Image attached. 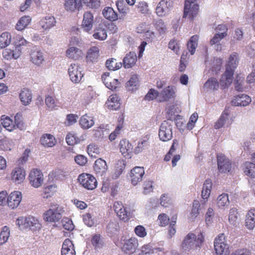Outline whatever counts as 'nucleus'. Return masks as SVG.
Instances as JSON below:
<instances>
[{
    "mask_svg": "<svg viewBox=\"0 0 255 255\" xmlns=\"http://www.w3.org/2000/svg\"><path fill=\"white\" fill-rule=\"evenodd\" d=\"M204 237L202 233L196 235L190 232L184 237L181 245V248L185 252H189L200 248L204 242Z\"/></svg>",
    "mask_w": 255,
    "mask_h": 255,
    "instance_id": "obj_1",
    "label": "nucleus"
},
{
    "mask_svg": "<svg viewBox=\"0 0 255 255\" xmlns=\"http://www.w3.org/2000/svg\"><path fill=\"white\" fill-rule=\"evenodd\" d=\"M238 64V54L237 53H233L229 57L226 66V71L223 74L220 79L221 85L223 88L228 87L232 83L234 70L237 67Z\"/></svg>",
    "mask_w": 255,
    "mask_h": 255,
    "instance_id": "obj_2",
    "label": "nucleus"
},
{
    "mask_svg": "<svg viewBox=\"0 0 255 255\" xmlns=\"http://www.w3.org/2000/svg\"><path fill=\"white\" fill-rule=\"evenodd\" d=\"M1 123L2 126L9 131H12L16 128L23 130L24 128L23 123L21 120V116L17 114L14 117V123L11 119L5 115L1 117Z\"/></svg>",
    "mask_w": 255,
    "mask_h": 255,
    "instance_id": "obj_3",
    "label": "nucleus"
},
{
    "mask_svg": "<svg viewBox=\"0 0 255 255\" xmlns=\"http://www.w3.org/2000/svg\"><path fill=\"white\" fill-rule=\"evenodd\" d=\"M64 212V208L58 205H53L44 214V219L49 222H58L62 217Z\"/></svg>",
    "mask_w": 255,
    "mask_h": 255,
    "instance_id": "obj_4",
    "label": "nucleus"
},
{
    "mask_svg": "<svg viewBox=\"0 0 255 255\" xmlns=\"http://www.w3.org/2000/svg\"><path fill=\"white\" fill-rule=\"evenodd\" d=\"M68 73L70 80L73 83H79L84 76L83 69L78 63H71L68 67Z\"/></svg>",
    "mask_w": 255,
    "mask_h": 255,
    "instance_id": "obj_5",
    "label": "nucleus"
},
{
    "mask_svg": "<svg viewBox=\"0 0 255 255\" xmlns=\"http://www.w3.org/2000/svg\"><path fill=\"white\" fill-rule=\"evenodd\" d=\"M121 249L125 253L130 255L134 253L138 248V240L134 237L128 239H121Z\"/></svg>",
    "mask_w": 255,
    "mask_h": 255,
    "instance_id": "obj_6",
    "label": "nucleus"
},
{
    "mask_svg": "<svg viewBox=\"0 0 255 255\" xmlns=\"http://www.w3.org/2000/svg\"><path fill=\"white\" fill-rule=\"evenodd\" d=\"M197 0H186L185 1L183 17H188L193 19L198 13L199 5L196 3Z\"/></svg>",
    "mask_w": 255,
    "mask_h": 255,
    "instance_id": "obj_7",
    "label": "nucleus"
},
{
    "mask_svg": "<svg viewBox=\"0 0 255 255\" xmlns=\"http://www.w3.org/2000/svg\"><path fill=\"white\" fill-rule=\"evenodd\" d=\"M159 139L163 141L170 140L172 137V126L171 122L164 121L160 126L158 131Z\"/></svg>",
    "mask_w": 255,
    "mask_h": 255,
    "instance_id": "obj_8",
    "label": "nucleus"
},
{
    "mask_svg": "<svg viewBox=\"0 0 255 255\" xmlns=\"http://www.w3.org/2000/svg\"><path fill=\"white\" fill-rule=\"evenodd\" d=\"M173 7V1L171 0H161L155 8V13L159 17H164L168 15Z\"/></svg>",
    "mask_w": 255,
    "mask_h": 255,
    "instance_id": "obj_9",
    "label": "nucleus"
},
{
    "mask_svg": "<svg viewBox=\"0 0 255 255\" xmlns=\"http://www.w3.org/2000/svg\"><path fill=\"white\" fill-rule=\"evenodd\" d=\"M78 180L81 185L88 190H93L97 186L96 178L92 175L87 173H82L78 177Z\"/></svg>",
    "mask_w": 255,
    "mask_h": 255,
    "instance_id": "obj_10",
    "label": "nucleus"
},
{
    "mask_svg": "<svg viewBox=\"0 0 255 255\" xmlns=\"http://www.w3.org/2000/svg\"><path fill=\"white\" fill-rule=\"evenodd\" d=\"M17 224L19 227L29 228L31 230H35L40 228L38 220L32 216L20 217L17 220Z\"/></svg>",
    "mask_w": 255,
    "mask_h": 255,
    "instance_id": "obj_11",
    "label": "nucleus"
},
{
    "mask_svg": "<svg viewBox=\"0 0 255 255\" xmlns=\"http://www.w3.org/2000/svg\"><path fill=\"white\" fill-rule=\"evenodd\" d=\"M29 180L31 186L38 188L43 183V175L40 170L33 169L29 174Z\"/></svg>",
    "mask_w": 255,
    "mask_h": 255,
    "instance_id": "obj_12",
    "label": "nucleus"
},
{
    "mask_svg": "<svg viewBox=\"0 0 255 255\" xmlns=\"http://www.w3.org/2000/svg\"><path fill=\"white\" fill-rule=\"evenodd\" d=\"M94 23V15L92 12L87 11L83 14L81 28L84 31L90 33Z\"/></svg>",
    "mask_w": 255,
    "mask_h": 255,
    "instance_id": "obj_13",
    "label": "nucleus"
},
{
    "mask_svg": "<svg viewBox=\"0 0 255 255\" xmlns=\"http://www.w3.org/2000/svg\"><path fill=\"white\" fill-rule=\"evenodd\" d=\"M114 209L117 216L121 220L125 222L128 221L129 213L127 211V208L123 205L122 202H115L114 204Z\"/></svg>",
    "mask_w": 255,
    "mask_h": 255,
    "instance_id": "obj_14",
    "label": "nucleus"
},
{
    "mask_svg": "<svg viewBox=\"0 0 255 255\" xmlns=\"http://www.w3.org/2000/svg\"><path fill=\"white\" fill-rule=\"evenodd\" d=\"M218 168L221 173L230 172L232 168V164L230 160L223 154H219L217 155Z\"/></svg>",
    "mask_w": 255,
    "mask_h": 255,
    "instance_id": "obj_15",
    "label": "nucleus"
},
{
    "mask_svg": "<svg viewBox=\"0 0 255 255\" xmlns=\"http://www.w3.org/2000/svg\"><path fill=\"white\" fill-rule=\"evenodd\" d=\"M225 236L223 234L218 236L214 241V248L218 255H221L224 252L228 251V245L225 242Z\"/></svg>",
    "mask_w": 255,
    "mask_h": 255,
    "instance_id": "obj_16",
    "label": "nucleus"
},
{
    "mask_svg": "<svg viewBox=\"0 0 255 255\" xmlns=\"http://www.w3.org/2000/svg\"><path fill=\"white\" fill-rule=\"evenodd\" d=\"M21 199L22 195L21 192L15 191L11 192L7 197L6 203L9 208L14 209L18 207Z\"/></svg>",
    "mask_w": 255,
    "mask_h": 255,
    "instance_id": "obj_17",
    "label": "nucleus"
},
{
    "mask_svg": "<svg viewBox=\"0 0 255 255\" xmlns=\"http://www.w3.org/2000/svg\"><path fill=\"white\" fill-rule=\"evenodd\" d=\"M144 174V170L143 167L136 166L134 167L130 171V177L131 183L133 185H136L138 182H140Z\"/></svg>",
    "mask_w": 255,
    "mask_h": 255,
    "instance_id": "obj_18",
    "label": "nucleus"
},
{
    "mask_svg": "<svg viewBox=\"0 0 255 255\" xmlns=\"http://www.w3.org/2000/svg\"><path fill=\"white\" fill-rule=\"evenodd\" d=\"M102 80L105 85L112 90L116 89L119 84L118 79L110 77V73L108 72L102 75Z\"/></svg>",
    "mask_w": 255,
    "mask_h": 255,
    "instance_id": "obj_19",
    "label": "nucleus"
},
{
    "mask_svg": "<svg viewBox=\"0 0 255 255\" xmlns=\"http://www.w3.org/2000/svg\"><path fill=\"white\" fill-rule=\"evenodd\" d=\"M30 59L33 64L39 66L44 60L43 53L37 47L33 48L30 52Z\"/></svg>",
    "mask_w": 255,
    "mask_h": 255,
    "instance_id": "obj_20",
    "label": "nucleus"
},
{
    "mask_svg": "<svg viewBox=\"0 0 255 255\" xmlns=\"http://www.w3.org/2000/svg\"><path fill=\"white\" fill-rule=\"evenodd\" d=\"M25 177V170L20 167L14 168L11 172V179L16 184L22 183L24 181Z\"/></svg>",
    "mask_w": 255,
    "mask_h": 255,
    "instance_id": "obj_21",
    "label": "nucleus"
},
{
    "mask_svg": "<svg viewBox=\"0 0 255 255\" xmlns=\"http://www.w3.org/2000/svg\"><path fill=\"white\" fill-rule=\"evenodd\" d=\"M95 39L103 41L107 37V27L105 24H99L94 29L93 34Z\"/></svg>",
    "mask_w": 255,
    "mask_h": 255,
    "instance_id": "obj_22",
    "label": "nucleus"
},
{
    "mask_svg": "<svg viewBox=\"0 0 255 255\" xmlns=\"http://www.w3.org/2000/svg\"><path fill=\"white\" fill-rule=\"evenodd\" d=\"M251 102L250 97L246 94H239L235 96L232 101L233 105L235 106H248Z\"/></svg>",
    "mask_w": 255,
    "mask_h": 255,
    "instance_id": "obj_23",
    "label": "nucleus"
},
{
    "mask_svg": "<svg viewBox=\"0 0 255 255\" xmlns=\"http://www.w3.org/2000/svg\"><path fill=\"white\" fill-rule=\"evenodd\" d=\"M230 113V112L229 108H226L221 115L219 119L214 125V127L216 129L220 128H221L223 127L226 124L228 125H230L231 124L232 122L230 121L229 120Z\"/></svg>",
    "mask_w": 255,
    "mask_h": 255,
    "instance_id": "obj_24",
    "label": "nucleus"
},
{
    "mask_svg": "<svg viewBox=\"0 0 255 255\" xmlns=\"http://www.w3.org/2000/svg\"><path fill=\"white\" fill-rule=\"evenodd\" d=\"M175 94L173 86H168L163 89L159 93L158 95V101L160 102H163L173 98Z\"/></svg>",
    "mask_w": 255,
    "mask_h": 255,
    "instance_id": "obj_25",
    "label": "nucleus"
},
{
    "mask_svg": "<svg viewBox=\"0 0 255 255\" xmlns=\"http://www.w3.org/2000/svg\"><path fill=\"white\" fill-rule=\"evenodd\" d=\"M39 23L42 29L47 30L55 26L56 21L54 16L47 15L42 18Z\"/></svg>",
    "mask_w": 255,
    "mask_h": 255,
    "instance_id": "obj_26",
    "label": "nucleus"
},
{
    "mask_svg": "<svg viewBox=\"0 0 255 255\" xmlns=\"http://www.w3.org/2000/svg\"><path fill=\"white\" fill-rule=\"evenodd\" d=\"M61 255H76L74 245L69 239H66L63 243Z\"/></svg>",
    "mask_w": 255,
    "mask_h": 255,
    "instance_id": "obj_27",
    "label": "nucleus"
},
{
    "mask_svg": "<svg viewBox=\"0 0 255 255\" xmlns=\"http://www.w3.org/2000/svg\"><path fill=\"white\" fill-rule=\"evenodd\" d=\"M137 60L136 54L134 52H130L123 59V66L127 69L132 67Z\"/></svg>",
    "mask_w": 255,
    "mask_h": 255,
    "instance_id": "obj_28",
    "label": "nucleus"
},
{
    "mask_svg": "<svg viewBox=\"0 0 255 255\" xmlns=\"http://www.w3.org/2000/svg\"><path fill=\"white\" fill-rule=\"evenodd\" d=\"M94 170L100 176H102L108 169V166L106 162L101 159H97L95 162Z\"/></svg>",
    "mask_w": 255,
    "mask_h": 255,
    "instance_id": "obj_29",
    "label": "nucleus"
},
{
    "mask_svg": "<svg viewBox=\"0 0 255 255\" xmlns=\"http://www.w3.org/2000/svg\"><path fill=\"white\" fill-rule=\"evenodd\" d=\"M82 55V51L76 47H69L66 51V56L68 58L77 60L81 57Z\"/></svg>",
    "mask_w": 255,
    "mask_h": 255,
    "instance_id": "obj_30",
    "label": "nucleus"
},
{
    "mask_svg": "<svg viewBox=\"0 0 255 255\" xmlns=\"http://www.w3.org/2000/svg\"><path fill=\"white\" fill-rule=\"evenodd\" d=\"M133 146L131 144L127 139H122L120 142V149L122 154L125 156H128L132 152Z\"/></svg>",
    "mask_w": 255,
    "mask_h": 255,
    "instance_id": "obj_31",
    "label": "nucleus"
},
{
    "mask_svg": "<svg viewBox=\"0 0 255 255\" xmlns=\"http://www.w3.org/2000/svg\"><path fill=\"white\" fill-rule=\"evenodd\" d=\"M206 66L209 68L213 72L217 73L221 69L222 64V59L219 58H214L211 62L207 59L205 61Z\"/></svg>",
    "mask_w": 255,
    "mask_h": 255,
    "instance_id": "obj_32",
    "label": "nucleus"
},
{
    "mask_svg": "<svg viewBox=\"0 0 255 255\" xmlns=\"http://www.w3.org/2000/svg\"><path fill=\"white\" fill-rule=\"evenodd\" d=\"M21 55V51L19 49H15L11 50L6 48L2 52V55L4 59L10 60L11 59H16L19 57Z\"/></svg>",
    "mask_w": 255,
    "mask_h": 255,
    "instance_id": "obj_33",
    "label": "nucleus"
},
{
    "mask_svg": "<svg viewBox=\"0 0 255 255\" xmlns=\"http://www.w3.org/2000/svg\"><path fill=\"white\" fill-rule=\"evenodd\" d=\"M244 173L248 177L255 178V163L252 162H246L243 165Z\"/></svg>",
    "mask_w": 255,
    "mask_h": 255,
    "instance_id": "obj_34",
    "label": "nucleus"
},
{
    "mask_svg": "<svg viewBox=\"0 0 255 255\" xmlns=\"http://www.w3.org/2000/svg\"><path fill=\"white\" fill-rule=\"evenodd\" d=\"M120 99L117 95H112L106 102L108 109L112 110H117L120 107Z\"/></svg>",
    "mask_w": 255,
    "mask_h": 255,
    "instance_id": "obj_35",
    "label": "nucleus"
},
{
    "mask_svg": "<svg viewBox=\"0 0 255 255\" xmlns=\"http://www.w3.org/2000/svg\"><path fill=\"white\" fill-rule=\"evenodd\" d=\"M79 124L81 128L84 129L90 128L94 125L93 118L85 114L81 117Z\"/></svg>",
    "mask_w": 255,
    "mask_h": 255,
    "instance_id": "obj_36",
    "label": "nucleus"
},
{
    "mask_svg": "<svg viewBox=\"0 0 255 255\" xmlns=\"http://www.w3.org/2000/svg\"><path fill=\"white\" fill-rule=\"evenodd\" d=\"M64 6L67 11L73 12L76 9H79L81 3L80 0H65Z\"/></svg>",
    "mask_w": 255,
    "mask_h": 255,
    "instance_id": "obj_37",
    "label": "nucleus"
},
{
    "mask_svg": "<svg viewBox=\"0 0 255 255\" xmlns=\"http://www.w3.org/2000/svg\"><path fill=\"white\" fill-rule=\"evenodd\" d=\"M219 86V82L217 79L215 78L211 77L205 82L203 88L204 91H212L217 90Z\"/></svg>",
    "mask_w": 255,
    "mask_h": 255,
    "instance_id": "obj_38",
    "label": "nucleus"
},
{
    "mask_svg": "<svg viewBox=\"0 0 255 255\" xmlns=\"http://www.w3.org/2000/svg\"><path fill=\"white\" fill-rule=\"evenodd\" d=\"M212 188V181L207 179L204 182L202 190L201 196L204 200H207L211 194V191Z\"/></svg>",
    "mask_w": 255,
    "mask_h": 255,
    "instance_id": "obj_39",
    "label": "nucleus"
},
{
    "mask_svg": "<svg viewBox=\"0 0 255 255\" xmlns=\"http://www.w3.org/2000/svg\"><path fill=\"white\" fill-rule=\"evenodd\" d=\"M245 225L250 230L253 229L255 227V210H252L248 212L246 215Z\"/></svg>",
    "mask_w": 255,
    "mask_h": 255,
    "instance_id": "obj_40",
    "label": "nucleus"
},
{
    "mask_svg": "<svg viewBox=\"0 0 255 255\" xmlns=\"http://www.w3.org/2000/svg\"><path fill=\"white\" fill-rule=\"evenodd\" d=\"M31 18L29 16H22L17 21L15 28L18 31L24 29L31 22Z\"/></svg>",
    "mask_w": 255,
    "mask_h": 255,
    "instance_id": "obj_41",
    "label": "nucleus"
},
{
    "mask_svg": "<svg viewBox=\"0 0 255 255\" xmlns=\"http://www.w3.org/2000/svg\"><path fill=\"white\" fill-rule=\"evenodd\" d=\"M139 85L138 78L137 75H132L130 79L126 84V87L128 91H134L137 89Z\"/></svg>",
    "mask_w": 255,
    "mask_h": 255,
    "instance_id": "obj_42",
    "label": "nucleus"
},
{
    "mask_svg": "<svg viewBox=\"0 0 255 255\" xmlns=\"http://www.w3.org/2000/svg\"><path fill=\"white\" fill-rule=\"evenodd\" d=\"M85 135H82L80 138L78 137L74 133H68L66 137V140L67 144L69 145H73L84 140Z\"/></svg>",
    "mask_w": 255,
    "mask_h": 255,
    "instance_id": "obj_43",
    "label": "nucleus"
},
{
    "mask_svg": "<svg viewBox=\"0 0 255 255\" xmlns=\"http://www.w3.org/2000/svg\"><path fill=\"white\" fill-rule=\"evenodd\" d=\"M40 142L45 146L52 147L55 144L56 141L52 135L46 134L41 137Z\"/></svg>",
    "mask_w": 255,
    "mask_h": 255,
    "instance_id": "obj_44",
    "label": "nucleus"
},
{
    "mask_svg": "<svg viewBox=\"0 0 255 255\" xmlns=\"http://www.w3.org/2000/svg\"><path fill=\"white\" fill-rule=\"evenodd\" d=\"M19 97L22 104L24 105H27L31 101L32 95L29 90L23 89L19 94Z\"/></svg>",
    "mask_w": 255,
    "mask_h": 255,
    "instance_id": "obj_45",
    "label": "nucleus"
},
{
    "mask_svg": "<svg viewBox=\"0 0 255 255\" xmlns=\"http://www.w3.org/2000/svg\"><path fill=\"white\" fill-rule=\"evenodd\" d=\"M103 14L106 18L111 21H115L118 19L117 13L110 7L105 8L103 11Z\"/></svg>",
    "mask_w": 255,
    "mask_h": 255,
    "instance_id": "obj_46",
    "label": "nucleus"
},
{
    "mask_svg": "<svg viewBox=\"0 0 255 255\" xmlns=\"http://www.w3.org/2000/svg\"><path fill=\"white\" fill-rule=\"evenodd\" d=\"M230 202L228 195L226 193H223L219 195L217 199V205L220 208H223L228 206Z\"/></svg>",
    "mask_w": 255,
    "mask_h": 255,
    "instance_id": "obj_47",
    "label": "nucleus"
},
{
    "mask_svg": "<svg viewBox=\"0 0 255 255\" xmlns=\"http://www.w3.org/2000/svg\"><path fill=\"white\" fill-rule=\"evenodd\" d=\"M126 167V162L124 160H118L115 165L114 177L115 178L119 177L123 173Z\"/></svg>",
    "mask_w": 255,
    "mask_h": 255,
    "instance_id": "obj_48",
    "label": "nucleus"
},
{
    "mask_svg": "<svg viewBox=\"0 0 255 255\" xmlns=\"http://www.w3.org/2000/svg\"><path fill=\"white\" fill-rule=\"evenodd\" d=\"M11 36L8 32H3L0 35V48L8 46L11 41Z\"/></svg>",
    "mask_w": 255,
    "mask_h": 255,
    "instance_id": "obj_49",
    "label": "nucleus"
},
{
    "mask_svg": "<svg viewBox=\"0 0 255 255\" xmlns=\"http://www.w3.org/2000/svg\"><path fill=\"white\" fill-rule=\"evenodd\" d=\"M198 40V36L193 35L190 38L189 41L187 43V48L191 55H193L195 53L197 46Z\"/></svg>",
    "mask_w": 255,
    "mask_h": 255,
    "instance_id": "obj_50",
    "label": "nucleus"
},
{
    "mask_svg": "<svg viewBox=\"0 0 255 255\" xmlns=\"http://www.w3.org/2000/svg\"><path fill=\"white\" fill-rule=\"evenodd\" d=\"M99 56V49L96 46L92 47L87 53V58L88 60L93 62Z\"/></svg>",
    "mask_w": 255,
    "mask_h": 255,
    "instance_id": "obj_51",
    "label": "nucleus"
},
{
    "mask_svg": "<svg viewBox=\"0 0 255 255\" xmlns=\"http://www.w3.org/2000/svg\"><path fill=\"white\" fill-rule=\"evenodd\" d=\"M238 213L236 208H233L230 210L229 221L231 224L237 226L239 224Z\"/></svg>",
    "mask_w": 255,
    "mask_h": 255,
    "instance_id": "obj_52",
    "label": "nucleus"
},
{
    "mask_svg": "<svg viewBox=\"0 0 255 255\" xmlns=\"http://www.w3.org/2000/svg\"><path fill=\"white\" fill-rule=\"evenodd\" d=\"M106 65L109 70L114 71L120 69L122 66V63L117 62L115 59L112 58L106 61Z\"/></svg>",
    "mask_w": 255,
    "mask_h": 255,
    "instance_id": "obj_53",
    "label": "nucleus"
},
{
    "mask_svg": "<svg viewBox=\"0 0 255 255\" xmlns=\"http://www.w3.org/2000/svg\"><path fill=\"white\" fill-rule=\"evenodd\" d=\"M9 229L7 226L2 228L0 233V245L6 243L9 237Z\"/></svg>",
    "mask_w": 255,
    "mask_h": 255,
    "instance_id": "obj_54",
    "label": "nucleus"
},
{
    "mask_svg": "<svg viewBox=\"0 0 255 255\" xmlns=\"http://www.w3.org/2000/svg\"><path fill=\"white\" fill-rule=\"evenodd\" d=\"M56 191L55 185H50L45 187L43 189L44 198H48L51 197Z\"/></svg>",
    "mask_w": 255,
    "mask_h": 255,
    "instance_id": "obj_55",
    "label": "nucleus"
},
{
    "mask_svg": "<svg viewBox=\"0 0 255 255\" xmlns=\"http://www.w3.org/2000/svg\"><path fill=\"white\" fill-rule=\"evenodd\" d=\"M200 204L198 200H195L193 203L192 209L191 213V217L195 219L199 214L200 210Z\"/></svg>",
    "mask_w": 255,
    "mask_h": 255,
    "instance_id": "obj_56",
    "label": "nucleus"
},
{
    "mask_svg": "<svg viewBox=\"0 0 255 255\" xmlns=\"http://www.w3.org/2000/svg\"><path fill=\"white\" fill-rule=\"evenodd\" d=\"M12 147L11 141L8 139L0 140V150L3 151L10 150Z\"/></svg>",
    "mask_w": 255,
    "mask_h": 255,
    "instance_id": "obj_57",
    "label": "nucleus"
},
{
    "mask_svg": "<svg viewBox=\"0 0 255 255\" xmlns=\"http://www.w3.org/2000/svg\"><path fill=\"white\" fill-rule=\"evenodd\" d=\"M160 204L162 206L167 207L172 203V200L170 196L167 194H163L160 199Z\"/></svg>",
    "mask_w": 255,
    "mask_h": 255,
    "instance_id": "obj_58",
    "label": "nucleus"
},
{
    "mask_svg": "<svg viewBox=\"0 0 255 255\" xmlns=\"http://www.w3.org/2000/svg\"><path fill=\"white\" fill-rule=\"evenodd\" d=\"M61 223L63 228L65 230L71 231L74 228L72 220L68 218H63L62 219Z\"/></svg>",
    "mask_w": 255,
    "mask_h": 255,
    "instance_id": "obj_59",
    "label": "nucleus"
},
{
    "mask_svg": "<svg viewBox=\"0 0 255 255\" xmlns=\"http://www.w3.org/2000/svg\"><path fill=\"white\" fill-rule=\"evenodd\" d=\"M155 27L161 34H163L166 32V26L163 20L162 19H158L156 21Z\"/></svg>",
    "mask_w": 255,
    "mask_h": 255,
    "instance_id": "obj_60",
    "label": "nucleus"
},
{
    "mask_svg": "<svg viewBox=\"0 0 255 255\" xmlns=\"http://www.w3.org/2000/svg\"><path fill=\"white\" fill-rule=\"evenodd\" d=\"M83 220L85 225L88 227H92L95 224V221L90 213H86L83 215Z\"/></svg>",
    "mask_w": 255,
    "mask_h": 255,
    "instance_id": "obj_61",
    "label": "nucleus"
},
{
    "mask_svg": "<svg viewBox=\"0 0 255 255\" xmlns=\"http://www.w3.org/2000/svg\"><path fill=\"white\" fill-rule=\"evenodd\" d=\"M91 242L96 250L100 249L103 246L102 241L100 236L99 235H94L92 239Z\"/></svg>",
    "mask_w": 255,
    "mask_h": 255,
    "instance_id": "obj_62",
    "label": "nucleus"
},
{
    "mask_svg": "<svg viewBox=\"0 0 255 255\" xmlns=\"http://www.w3.org/2000/svg\"><path fill=\"white\" fill-rule=\"evenodd\" d=\"M148 146V142L146 140H143L139 142L137 146L135 148V152L136 154L141 152Z\"/></svg>",
    "mask_w": 255,
    "mask_h": 255,
    "instance_id": "obj_63",
    "label": "nucleus"
},
{
    "mask_svg": "<svg viewBox=\"0 0 255 255\" xmlns=\"http://www.w3.org/2000/svg\"><path fill=\"white\" fill-rule=\"evenodd\" d=\"M134 231L135 234L140 238H144L147 235L145 228L141 225L137 226Z\"/></svg>",
    "mask_w": 255,
    "mask_h": 255,
    "instance_id": "obj_64",
    "label": "nucleus"
}]
</instances>
